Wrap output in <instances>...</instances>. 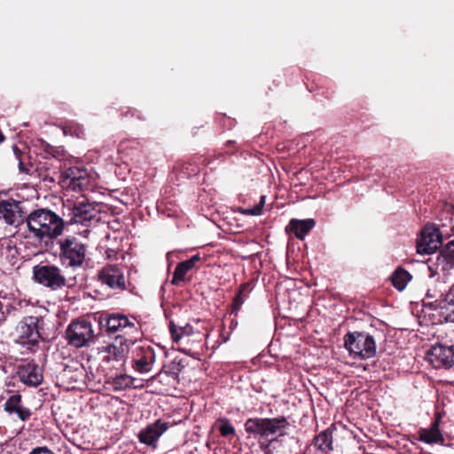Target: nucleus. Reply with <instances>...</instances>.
Listing matches in <instances>:
<instances>
[{
  "label": "nucleus",
  "instance_id": "nucleus-8",
  "mask_svg": "<svg viewBox=\"0 0 454 454\" xmlns=\"http://www.w3.org/2000/svg\"><path fill=\"white\" fill-rule=\"evenodd\" d=\"M33 278L36 283L51 291L62 289L67 284L61 270L51 264L35 265L33 268Z\"/></svg>",
  "mask_w": 454,
  "mask_h": 454
},
{
  "label": "nucleus",
  "instance_id": "nucleus-7",
  "mask_svg": "<svg viewBox=\"0 0 454 454\" xmlns=\"http://www.w3.org/2000/svg\"><path fill=\"white\" fill-rule=\"evenodd\" d=\"M41 318L35 316L25 317L17 325L15 342L27 350L35 352L39 344L38 324Z\"/></svg>",
  "mask_w": 454,
  "mask_h": 454
},
{
  "label": "nucleus",
  "instance_id": "nucleus-20",
  "mask_svg": "<svg viewBox=\"0 0 454 454\" xmlns=\"http://www.w3.org/2000/svg\"><path fill=\"white\" fill-rule=\"evenodd\" d=\"M17 373L21 382L31 387L41 385L43 380L42 367L34 362L19 365Z\"/></svg>",
  "mask_w": 454,
  "mask_h": 454
},
{
  "label": "nucleus",
  "instance_id": "nucleus-9",
  "mask_svg": "<svg viewBox=\"0 0 454 454\" xmlns=\"http://www.w3.org/2000/svg\"><path fill=\"white\" fill-rule=\"evenodd\" d=\"M427 270L430 272L427 279V298H434V302H427V310H437L439 307L443 306L441 303L446 298V294L450 290L447 282L445 275L441 277L436 270L431 266H427Z\"/></svg>",
  "mask_w": 454,
  "mask_h": 454
},
{
  "label": "nucleus",
  "instance_id": "nucleus-39",
  "mask_svg": "<svg viewBox=\"0 0 454 454\" xmlns=\"http://www.w3.org/2000/svg\"><path fill=\"white\" fill-rule=\"evenodd\" d=\"M419 440L422 442H426V429H421L419 431Z\"/></svg>",
  "mask_w": 454,
  "mask_h": 454
},
{
  "label": "nucleus",
  "instance_id": "nucleus-27",
  "mask_svg": "<svg viewBox=\"0 0 454 454\" xmlns=\"http://www.w3.org/2000/svg\"><path fill=\"white\" fill-rule=\"evenodd\" d=\"M250 291L251 289L249 283H244L239 286V292L237 293L232 301L231 313H234L236 315L238 314L241 306L248 297Z\"/></svg>",
  "mask_w": 454,
  "mask_h": 454
},
{
  "label": "nucleus",
  "instance_id": "nucleus-10",
  "mask_svg": "<svg viewBox=\"0 0 454 454\" xmlns=\"http://www.w3.org/2000/svg\"><path fill=\"white\" fill-rule=\"evenodd\" d=\"M66 338L69 345L79 348L89 346L93 341L95 334L90 322L77 320L68 325Z\"/></svg>",
  "mask_w": 454,
  "mask_h": 454
},
{
  "label": "nucleus",
  "instance_id": "nucleus-11",
  "mask_svg": "<svg viewBox=\"0 0 454 454\" xmlns=\"http://www.w3.org/2000/svg\"><path fill=\"white\" fill-rule=\"evenodd\" d=\"M427 362H429L434 368H446L449 369L454 364V346L445 345L436 340L434 344H427Z\"/></svg>",
  "mask_w": 454,
  "mask_h": 454
},
{
  "label": "nucleus",
  "instance_id": "nucleus-12",
  "mask_svg": "<svg viewBox=\"0 0 454 454\" xmlns=\"http://www.w3.org/2000/svg\"><path fill=\"white\" fill-rule=\"evenodd\" d=\"M443 306H441V310L438 313L437 321L434 320L436 315L434 313L427 314L428 319L432 321L431 325H427V336H436L438 329L436 325L443 322L454 324V288L450 290L446 294V298L441 301Z\"/></svg>",
  "mask_w": 454,
  "mask_h": 454
},
{
  "label": "nucleus",
  "instance_id": "nucleus-13",
  "mask_svg": "<svg viewBox=\"0 0 454 454\" xmlns=\"http://www.w3.org/2000/svg\"><path fill=\"white\" fill-rule=\"evenodd\" d=\"M124 271L125 268L123 266L107 264L98 271V278L111 289L123 291L127 288Z\"/></svg>",
  "mask_w": 454,
  "mask_h": 454
},
{
  "label": "nucleus",
  "instance_id": "nucleus-33",
  "mask_svg": "<svg viewBox=\"0 0 454 454\" xmlns=\"http://www.w3.org/2000/svg\"><path fill=\"white\" fill-rule=\"evenodd\" d=\"M64 127V133L66 135L69 134L71 136H75L79 138L84 137V130L82 128V126L79 125L78 123L71 122L69 124H66Z\"/></svg>",
  "mask_w": 454,
  "mask_h": 454
},
{
  "label": "nucleus",
  "instance_id": "nucleus-6",
  "mask_svg": "<svg viewBox=\"0 0 454 454\" xmlns=\"http://www.w3.org/2000/svg\"><path fill=\"white\" fill-rule=\"evenodd\" d=\"M350 435L351 432L345 426L334 423L314 437V446L319 451L329 454L340 446L343 439Z\"/></svg>",
  "mask_w": 454,
  "mask_h": 454
},
{
  "label": "nucleus",
  "instance_id": "nucleus-5",
  "mask_svg": "<svg viewBox=\"0 0 454 454\" xmlns=\"http://www.w3.org/2000/svg\"><path fill=\"white\" fill-rule=\"evenodd\" d=\"M134 342L132 336L117 335L110 343L98 347V351L102 355V362L114 368L115 364L125 363L129 346Z\"/></svg>",
  "mask_w": 454,
  "mask_h": 454
},
{
  "label": "nucleus",
  "instance_id": "nucleus-17",
  "mask_svg": "<svg viewBox=\"0 0 454 454\" xmlns=\"http://www.w3.org/2000/svg\"><path fill=\"white\" fill-rule=\"evenodd\" d=\"M105 320V325L109 333L123 332L122 335L125 336H130L133 333H138L135 318L130 320L125 315L114 313L107 316Z\"/></svg>",
  "mask_w": 454,
  "mask_h": 454
},
{
  "label": "nucleus",
  "instance_id": "nucleus-21",
  "mask_svg": "<svg viewBox=\"0 0 454 454\" xmlns=\"http://www.w3.org/2000/svg\"><path fill=\"white\" fill-rule=\"evenodd\" d=\"M63 179L69 180L68 185L73 190H83L90 185V177L86 169L72 167L65 169L61 174Z\"/></svg>",
  "mask_w": 454,
  "mask_h": 454
},
{
  "label": "nucleus",
  "instance_id": "nucleus-23",
  "mask_svg": "<svg viewBox=\"0 0 454 454\" xmlns=\"http://www.w3.org/2000/svg\"><path fill=\"white\" fill-rule=\"evenodd\" d=\"M200 261V254H194L190 259L179 262L173 272L172 284L178 285L179 282L184 281L186 273L192 270Z\"/></svg>",
  "mask_w": 454,
  "mask_h": 454
},
{
  "label": "nucleus",
  "instance_id": "nucleus-41",
  "mask_svg": "<svg viewBox=\"0 0 454 454\" xmlns=\"http://www.w3.org/2000/svg\"><path fill=\"white\" fill-rule=\"evenodd\" d=\"M422 307H425L424 300H422Z\"/></svg>",
  "mask_w": 454,
  "mask_h": 454
},
{
  "label": "nucleus",
  "instance_id": "nucleus-22",
  "mask_svg": "<svg viewBox=\"0 0 454 454\" xmlns=\"http://www.w3.org/2000/svg\"><path fill=\"white\" fill-rule=\"evenodd\" d=\"M22 396L19 393H12L4 403V409L9 414H16L21 421H27L31 417L28 408L22 406Z\"/></svg>",
  "mask_w": 454,
  "mask_h": 454
},
{
  "label": "nucleus",
  "instance_id": "nucleus-2",
  "mask_svg": "<svg viewBox=\"0 0 454 454\" xmlns=\"http://www.w3.org/2000/svg\"><path fill=\"white\" fill-rule=\"evenodd\" d=\"M290 427V423L284 416L277 418H250L245 422V430L250 434L258 435L261 439H266L277 434L269 442H259V447L263 454H273L275 448L272 443L278 437L286 434V430Z\"/></svg>",
  "mask_w": 454,
  "mask_h": 454
},
{
  "label": "nucleus",
  "instance_id": "nucleus-1",
  "mask_svg": "<svg viewBox=\"0 0 454 454\" xmlns=\"http://www.w3.org/2000/svg\"><path fill=\"white\" fill-rule=\"evenodd\" d=\"M28 237L48 246L63 233L64 220L48 208H38L26 216Z\"/></svg>",
  "mask_w": 454,
  "mask_h": 454
},
{
  "label": "nucleus",
  "instance_id": "nucleus-35",
  "mask_svg": "<svg viewBox=\"0 0 454 454\" xmlns=\"http://www.w3.org/2000/svg\"><path fill=\"white\" fill-rule=\"evenodd\" d=\"M417 252L419 254H426V225L419 231V238L417 240Z\"/></svg>",
  "mask_w": 454,
  "mask_h": 454
},
{
  "label": "nucleus",
  "instance_id": "nucleus-19",
  "mask_svg": "<svg viewBox=\"0 0 454 454\" xmlns=\"http://www.w3.org/2000/svg\"><path fill=\"white\" fill-rule=\"evenodd\" d=\"M0 214L9 225L18 226L26 220L21 203L14 200H0Z\"/></svg>",
  "mask_w": 454,
  "mask_h": 454
},
{
  "label": "nucleus",
  "instance_id": "nucleus-42",
  "mask_svg": "<svg viewBox=\"0 0 454 454\" xmlns=\"http://www.w3.org/2000/svg\"><path fill=\"white\" fill-rule=\"evenodd\" d=\"M453 208H454V206H453Z\"/></svg>",
  "mask_w": 454,
  "mask_h": 454
},
{
  "label": "nucleus",
  "instance_id": "nucleus-36",
  "mask_svg": "<svg viewBox=\"0 0 454 454\" xmlns=\"http://www.w3.org/2000/svg\"><path fill=\"white\" fill-rule=\"evenodd\" d=\"M133 382V378L129 375L122 374L115 378L114 383L121 387H130Z\"/></svg>",
  "mask_w": 454,
  "mask_h": 454
},
{
  "label": "nucleus",
  "instance_id": "nucleus-32",
  "mask_svg": "<svg viewBox=\"0 0 454 454\" xmlns=\"http://www.w3.org/2000/svg\"><path fill=\"white\" fill-rule=\"evenodd\" d=\"M183 368L184 366L181 364L180 361L174 360L169 364L164 366V372L176 380Z\"/></svg>",
  "mask_w": 454,
  "mask_h": 454
},
{
  "label": "nucleus",
  "instance_id": "nucleus-28",
  "mask_svg": "<svg viewBox=\"0 0 454 454\" xmlns=\"http://www.w3.org/2000/svg\"><path fill=\"white\" fill-rule=\"evenodd\" d=\"M438 264H442V271L445 270V264L454 263V239L449 241L437 255Z\"/></svg>",
  "mask_w": 454,
  "mask_h": 454
},
{
  "label": "nucleus",
  "instance_id": "nucleus-16",
  "mask_svg": "<svg viewBox=\"0 0 454 454\" xmlns=\"http://www.w3.org/2000/svg\"><path fill=\"white\" fill-rule=\"evenodd\" d=\"M98 210L94 204L86 200L78 201L73 207L72 217L69 223H80L84 226H89L91 222L98 221Z\"/></svg>",
  "mask_w": 454,
  "mask_h": 454
},
{
  "label": "nucleus",
  "instance_id": "nucleus-30",
  "mask_svg": "<svg viewBox=\"0 0 454 454\" xmlns=\"http://www.w3.org/2000/svg\"><path fill=\"white\" fill-rule=\"evenodd\" d=\"M41 148L43 152H45L47 154H49L51 157L62 160V157L64 155V150L59 147H55L48 144L47 142L43 140H40Z\"/></svg>",
  "mask_w": 454,
  "mask_h": 454
},
{
  "label": "nucleus",
  "instance_id": "nucleus-4",
  "mask_svg": "<svg viewBox=\"0 0 454 454\" xmlns=\"http://www.w3.org/2000/svg\"><path fill=\"white\" fill-rule=\"evenodd\" d=\"M344 347L354 358L370 359L376 355L374 338L365 332L348 333L344 336Z\"/></svg>",
  "mask_w": 454,
  "mask_h": 454
},
{
  "label": "nucleus",
  "instance_id": "nucleus-31",
  "mask_svg": "<svg viewBox=\"0 0 454 454\" xmlns=\"http://www.w3.org/2000/svg\"><path fill=\"white\" fill-rule=\"evenodd\" d=\"M218 430L222 436L228 437L235 435V428L228 419H220L218 420Z\"/></svg>",
  "mask_w": 454,
  "mask_h": 454
},
{
  "label": "nucleus",
  "instance_id": "nucleus-14",
  "mask_svg": "<svg viewBox=\"0 0 454 454\" xmlns=\"http://www.w3.org/2000/svg\"><path fill=\"white\" fill-rule=\"evenodd\" d=\"M169 427V422L158 419L153 423H150L142 428L137 434V439L140 443L156 449L159 439Z\"/></svg>",
  "mask_w": 454,
  "mask_h": 454
},
{
  "label": "nucleus",
  "instance_id": "nucleus-24",
  "mask_svg": "<svg viewBox=\"0 0 454 454\" xmlns=\"http://www.w3.org/2000/svg\"><path fill=\"white\" fill-rule=\"evenodd\" d=\"M314 226L315 221L313 219H292L286 227V231L293 232L296 238L303 239Z\"/></svg>",
  "mask_w": 454,
  "mask_h": 454
},
{
  "label": "nucleus",
  "instance_id": "nucleus-25",
  "mask_svg": "<svg viewBox=\"0 0 454 454\" xmlns=\"http://www.w3.org/2000/svg\"><path fill=\"white\" fill-rule=\"evenodd\" d=\"M411 279V274L403 270V268L399 267L397 268L390 277V280L393 284V286L398 290L403 291L408 282Z\"/></svg>",
  "mask_w": 454,
  "mask_h": 454
},
{
  "label": "nucleus",
  "instance_id": "nucleus-3",
  "mask_svg": "<svg viewBox=\"0 0 454 454\" xmlns=\"http://www.w3.org/2000/svg\"><path fill=\"white\" fill-rule=\"evenodd\" d=\"M59 260L65 268L76 269L83 265L87 256V246L78 238L68 235L57 240Z\"/></svg>",
  "mask_w": 454,
  "mask_h": 454
},
{
  "label": "nucleus",
  "instance_id": "nucleus-29",
  "mask_svg": "<svg viewBox=\"0 0 454 454\" xmlns=\"http://www.w3.org/2000/svg\"><path fill=\"white\" fill-rule=\"evenodd\" d=\"M169 331L173 340L177 342L183 336L191 335L192 333V327L188 324H186L184 326H178L173 321H170Z\"/></svg>",
  "mask_w": 454,
  "mask_h": 454
},
{
  "label": "nucleus",
  "instance_id": "nucleus-26",
  "mask_svg": "<svg viewBox=\"0 0 454 454\" xmlns=\"http://www.w3.org/2000/svg\"><path fill=\"white\" fill-rule=\"evenodd\" d=\"M441 419V413L436 411L434 414V421L432 423L430 428H427V444L443 442V437L439 428V422Z\"/></svg>",
  "mask_w": 454,
  "mask_h": 454
},
{
  "label": "nucleus",
  "instance_id": "nucleus-15",
  "mask_svg": "<svg viewBox=\"0 0 454 454\" xmlns=\"http://www.w3.org/2000/svg\"><path fill=\"white\" fill-rule=\"evenodd\" d=\"M155 362V353L150 345H138L132 351V367L139 373H147Z\"/></svg>",
  "mask_w": 454,
  "mask_h": 454
},
{
  "label": "nucleus",
  "instance_id": "nucleus-18",
  "mask_svg": "<svg viewBox=\"0 0 454 454\" xmlns=\"http://www.w3.org/2000/svg\"><path fill=\"white\" fill-rule=\"evenodd\" d=\"M450 237L446 225L427 223V255L440 252L444 247L443 241Z\"/></svg>",
  "mask_w": 454,
  "mask_h": 454
},
{
  "label": "nucleus",
  "instance_id": "nucleus-38",
  "mask_svg": "<svg viewBox=\"0 0 454 454\" xmlns=\"http://www.w3.org/2000/svg\"><path fill=\"white\" fill-rule=\"evenodd\" d=\"M19 169L20 172H24V173H27L28 170L27 169V168H25L23 162L20 160V162H19Z\"/></svg>",
  "mask_w": 454,
  "mask_h": 454
},
{
  "label": "nucleus",
  "instance_id": "nucleus-37",
  "mask_svg": "<svg viewBox=\"0 0 454 454\" xmlns=\"http://www.w3.org/2000/svg\"><path fill=\"white\" fill-rule=\"evenodd\" d=\"M29 454H55L48 447H36L34 448Z\"/></svg>",
  "mask_w": 454,
  "mask_h": 454
},
{
  "label": "nucleus",
  "instance_id": "nucleus-34",
  "mask_svg": "<svg viewBox=\"0 0 454 454\" xmlns=\"http://www.w3.org/2000/svg\"><path fill=\"white\" fill-rule=\"evenodd\" d=\"M265 199H266V197L264 195L261 196L260 201L257 205H255L252 207L243 209L242 213L247 215H255V216L262 215V207L265 204Z\"/></svg>",
  "mask_w": 454,
  "mask_h": 454
},
{
  "label": "nucleus",
  "instance_id": "nucleus-40",
  "mask_svg": "<svg viewBox=\"0 0 454 454\" xmlns=\"http://www.w3.org/2000/svg\"><path fill=\"white\" fill-rule=\"evenodd\" d=\"M4 141V136L2 133V131L0 130V144L3 143Z\"/></svg>",
  "mask_w": 454,
  "mask_h": 454
}]
</instances>
